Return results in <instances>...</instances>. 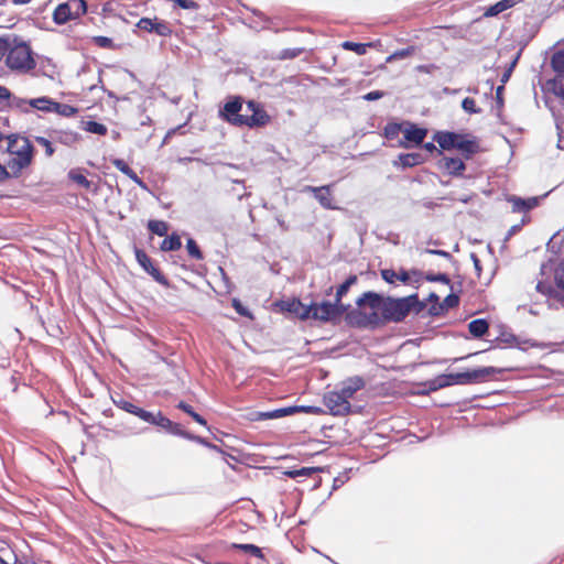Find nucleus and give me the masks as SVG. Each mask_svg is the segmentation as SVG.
<instances>
[{"label": "nucleus", "instance_id": "nucleus-42", "mask_svg": "<svg viewBox=\"0 0 564 564\" xmlns=\"http://www.w3.org/2000/svg\"><path fill=\"white\" fill-rule=\"evenodd\" d=\"M35 141L45 149L47 156H52L54 154V148L50 140L44 137H36Z\"/></svg>", "mask_w": 564, "mask_h": 564}, {"label": "nucleus", "instance_id": "nucleus-11", "mask_svg": "<svg viewBox=\"0 0 564 564\" xmlns=\"http://www.w3.org/2000/svg\"><path fill=\"white\" fill-rule=\"evenodd\" d=\"M135 259L143 270L149 273L158 283L169 286L167 279L152 263L150 257L141 249H135Z\"/></svg>", "mask_w": 564, "mask_h": 564}, {"label": "nucleus", "instance_id": "nucleus-22", "mask_svg": "<svg viewBox=\"0 0 564 564\" xmlns=\"http://www.w3.org/2000/svg\"><path fill=\"white\" fill-rule=\"evenodd\" d=\"M425 161V156L421 153H402L398 156V161L394 164H400L402 167H412L422 164Z\"/></svg>", "mask_w": 564, "mask_h": 564}, {"label": "nucleus", "instance_id": "nucleus-14", "mask_svg": "<svg viewBox=\"0 0 564 564\" xmlns=\"http://www.w3.org/2000/svg\"><path fill=\"white\" fill-rule=\"evenodd\" d=\"M15 106L23 110H28V107H32V108L43 111V112H52L53 111L52 108L54 106V100L48 97H40V98L30 99V100L19 99L15 102Z\"/></svg>", "mask_w": 564, "mask_h": 564}, {"label": "nucleus", "instance_id": "nucleus-32", "mask_svg": "<svg viewBox=\"0 0 564 564\" xmlns=\"http://www.w3.org/2000/svg\"><path fill=\"white\" fill-rule=\"evenodd\" d=\"M83 128L95 134L105 135L108 131L107 127L96 121H82Z\"/></svg>", "mask_w": 564, "mask_h": 564}, {"label": "nucleus", "instance_id": "nucleus-10", "mask_svg": "<svg viewBox=\"0 0 564 564\" xmlns=\"http://www.w3.org/2000/svg\"><path fill=\"white\" fill-rule=\"evenodd\" d=\"M324 404L333 415H346L350 412V402L344 399L337 390L327 392L324 395Z\"/></svg>", "mask_w": 564, "mask_h": 564}, {"label": "nucleus", "instance_id": "nucleus-64", "mask_svg": "<svg viewBox=\"0 0 564 564\" xmlns=\"http://www.w3.org/2000/svg\"><path fill=\"white\" fill-rule=\"evenodd\" d=\"M473 258L476 269L479 270V260L475 256H473Z\"/></svg>", "mask_w": 564, "mask_h": 564}, {"label": "nucleus", "instance_id": "nucleus-9", "mask_svg": "<svg viewBox=\"0 0 564 564\" xmlns=\"http://www.w3.org/2000/svg\"><path fill=\"white\" fill-rule=\"evenodd\" d=\"M500 372L499 369L495 367H482L473 370H467L464 372L453 373L454 384H469L481 382L486 380V378L494 376Z\"/></svg>", "mask_w": 564, "mask_h": 564}, {"label": "nucleus", "instance_id": "nucleus-40", "mask_svg": "<svg viewBox=\"0 0 564 564\" xmlns=\"http://www.w3.org/2000/svg\"><path fill=\"white\" fill-rule=\"evenodd\" d=\"M68 175L72 181H74L75 183H77L78 185H80L85 188H89L91 185L90 181H88L87 177L85 175H83L82 173H78L76 171H70Z\"/></svg>", "mask_w": 564, "mask_h": 564}, {"label": "nucleus", "instance_id": "nucleus-52", "mask_svg": "<svg viewBox=\"0 0 564 564\" xmlns=\"http://www.w3.org/2000/svg\"><path fill=\"white\" fill-rule=\"evenodd\" d=\"M383 95H384V93H383V91H380V90H373V91H370V93L366 94V95L364 96V99H365V100H368V101H373V100H378V99L382 98V97H383Z\"/></svg>", "mask_w": 564, "mask_h": 564}, {"label": "nucleus", "instance_id": "nucleus-54", "mask_svg": "<svg viewBox=\"0 0 564 564\" xmlns=\"http://www.w3.org/2000/svg\"><path fill=\"white\" fill-rule=\"evenodd\" d=\"M176 3L183 9H196L197 4L193 0H176Z\"/></svg>", "mask_w": 564, "mask_h": 564}, {"label": "nucleus", "instance_id": "nucleus-50", "mask_svg": "<svg viewBox=\"0 0 564 564\" xmlns=\"http://www.w3.org/2000/svg\"><path fill=\"white\" fill-rule=\"evenodd\" d=\"M459 303V299L455 294H449L444 299V306L446 307H455Z\"/></svg>", "mask_w": 564, "mask_h": 564}, {"label": "nucleus", "instance_id": "nucleus-19", "mask_svg": "<svg viewBox=\"0 0 564 564\" xmlns=\"http://www.w3.org/2000/svg\"><path fill=\"white\" fill-rule=\"evenodd\" d=\"M427 130L423 128H419L415 124H408L403 130V137L406 142H411L414 145H420L423 143L426 137Z\"/></svg>", "mask_w": 564, "mask_h": 564}, {"label": "nucleus", "instance_id": "nucleus-3", "mask_svg": "<svg viewBox=\"0 0 564 564\" xmlns=\"http://www.w3.org/2000/svg\"><path fill=\"white\" fill-rule=\"evenodd\" d=\"M434 141H436L443 150L459 151L465 159H469L479 149L476 139L470 138L468 134L441 131L434 135Z\"/></svg>", "mask_w": 564, "mask_h": 564}, {"label": "nucleus", "instance_id": "nucleus-55", "mask_svg": "<svg viewBox=\"0 0 564 564\" xmlns=\"http://www.w3.org/2000/svg\"><path fill=\"white\" fill-rule=\"evenodd\" d=\"M536 291L542 293V294H550L551 291H552V286L547 283H544V282H539L536 284Z\"/></svg>", "mask_w": 564, "mask_h": 564}, {"label": "nucleus", "instance_id": "nucleus-12", "mask_svg": "<svg viewBox=\"0 0 564 564\" xmlns=\"http://www.w3.org/2000/svg\"><path fill=\"white\" fill-rule=\"evenodd\" d=\"M304 192L312 193L314 197L317 199V202L321 204L322 207L325 209H337L338 207L334 204V198L330 192V185H323V186H305Z\"/></svg>", "mask_w": 564, "mask_h": 564}, {"label": "nucleus", "instance_id": "nucleus-57", "mask_svg": "<svg viewBox=\"0 0 564 564\" xmlns=\"http://www.w3.org/2000/svg\"><path fill=\"white\" fill-rule=\"evenodd\" d=\"M10 176H11V173H10L8 166L0 164V182L9 178Z\"/></svg>", "mask_w": 564, "mask_h": 564}, {"label": "nucleus", "instance_id": "nucleus-48", "mask_svg": "<svg viewBox=\"0 0 564 564\" xmlns=\"http://www.w3.org/2000/svg\"><path fill=\"white\" fill-rule=\"evenodd\" d=\"M321 468L318 467H303L297 469L299 477H310L315 473H318Z\"/></svg>", "mask_w": 564, "mask_h": 564}, {"label": "nucleus", "instance_id": "nucleus-61", "mask_svg": "<svg viewBox=\"0 0 564 564\" xmlns=\"http://www.w3.org/2000/svg\"><path fill=\"white\" fill-rule=\"evenodd\" d=\"M423 148L427 151V152H433L434 150H436V147L434 145V143L432 142H426L424 143Z\"/></svg>", "mask_w": 564, "mask_h": 564}, {"label": "nucleus", "instance_id": "nucleus-60", "mask_svg": "<svg viewBox=\"0 0 564 564\" xmlns=\"http://www.w3.org/2000/svg\"><path fill=\"white\" fill-rule=\"evenodd\" d=\"M9 97H10V91L6 87L0 86V100L7 99Z\"/></svg>", "mask_w": 564, "mask_h": 564}, {"label": "nucleus", "instance_id": "nucleus-24", "mask_svg": "<svg viewBox=\"0 0 564 564\" xmlns=\"http://www.w3.org/2000/svg\"><path fill=\"white\" fill-rule=\"evenodd\" d=\"M453 384H454L453 373L441 375V376H437L436 378H434L433 380H430L429 382H426V386L429 387L430 391H436L438 389H442V388H445L448 386H453Z\"/></svg>", "mask_w": 564, "mask_h": 564}, {"label": "nucleus", "instance_id": "nucleus-18", "mask_svg": "<svg viewBox=\"0 0 564 564\" xmlns=\"http://www.w3.org/2000/svg\"><path fill=\"white\" fill-rule=\"evenodd\" d=\"M440 166L444 171H446L448 174L454 176H459L465 171V163L459 158H448L444 156L440 161Z\"/></svg>", "mask_w": 564, "mask_h": 564}, {"label": "nucleus", "instance_id": "nucleus-29", "mask_svg": "<svg viewBox=\"0 0 564 564\" xmlns=\"http://www.w3.org/2000/svg\"><path fill=\"white\" fill-rule=\"evenodd\" d=\"M519 0H501L499 2H497L496 4H494L492 7H490L487 12H486V15H497L499 13H501L502 11L513 7Z\"/></svg>", "mask_w": 564, "mask_h": 564}, {"label": "nucleus", "instance_id": "nucleus-8", "mask_svg": "<svg viewBox=\"0 0 564 564\" xmlns=\"http://www.w3.org/2000/svg\"><path fill=\"white\" fill-rule=\"evenodd\" d=\"M241 97H230L229 100L219 109V117L234 127H242L245 113Z\"/></svg>", "mask_w": 564, "mask_h": 564}, {"label": "nucleus", "instance_id": "nucleus-16", "mask_svg": "<svg viewBox=\"0 0 564 564\" xmlns=\"http://www.w3.org/2000/svg\"><path fill=\"white\" fill-rule=\"evenodd\" d=\"M137 25L140 30L154 32L161 36H166L171 33V30L165 22H158L156 20L149 18H142Z\"/></svg>", "mask_w": 564, "mask_h": 564}, {"label": "nucleus", "instance_id": "nucleus-5", "mask_svg": "<svg viewBox=\"0 0 564 564\" xmlns=\"http://www.w3.org/2000/svg\"><path fill=\"white\" fill-rule=\"evenodd\" d=\"M350 305L338 303L336 300L332 303L323 301L321 303H310V318L322 323L337 322L348 311Z\"/></svg>", "mask_w": 564, "mask_h": 564}, {"label": "nucleus", "instance_id": "nucleus-36", "mask_svg": "<svg viewBox=\"0 0 564 564\" xmlns=\"http://www.w3.org/2000/svg\"><path fill=\"white\" fill-rule=\"evenodd\" d=\"M413 53H414V47L413 46H410V47H406V48H402V50H398V51L393 52L391 55H389L387 57L386 62L387 63H391V62H393L395 59H402V58L411 56Z\"/></svg>", "mask_w": 564, "mask_h": 564}, {"label": "nucleus", "instance_id": "nucleus-15", "mask_svg": "<svg viewBox=\"0 0 564 564\" xmlns=\"http://www.w3.org/2000/svg\"><path fill=\"white\" fill-rule=\"evenodd\" d=\"M282 311H286L302 321L310 319V304H304L300 300L293 299L284 301L281 304Z\"/></svg>", "mask_w": 564, "mask_h": 564}, {"label": "nucleus", "instance_id": "nucleus-2", "mask_svg": "<svg viewBox=\"0 0 564 564\" xmlns=\"http://www.w3.org/2000/svg\"><path fill=\"white\" fill-rule=\"evenodd\" d=\"M8 152L12 158L8 161L7 166L12 176H18L23 169L28 167L33 158V145L30 140L19 135H8Z\"/></svg>", "mask_w": 564, "mask_h": 564}, {"label": "nucleus", "instance_id": "nucleus-23", "mask_svg": "<svg viewBox=\"0 0 564 564\" xmlns=\"http://www.w3.org/2000/svg\"><path fill=\"white\" fill-rule=\"evenodd\" d=\"M112 164L120 172L126 174L129 178H131L135 184L141 187H145L144 182L137 175V173L121 159H113Z\"/></svg>", "mask_w": 564, "mask_h": 564}, {"label": "nucleus", "instance_id": "nucleus-49", "mask_svg": "<svg viewBox=\"0 0 564 564\" xmlns=\"http://www.w3.org/2000/svg\"><path fill=\"white\" fill-rule=\"evenodd\" d=\"M232 306L235 307L236 312L241 316H250L249 311L240 303L239 300L235 299L232 300Z\"/></svg>", "mask_w": 564, "mask_h": 564}, {"label": "nucleus", "instance_id": "nucleus-17", "mask_svg": "<svg viewBox=\"0 0 564 564\" xmlns=\"http://www.w3.org/2000/svg\"><path fill=\"white\" fill-rule=\"evenodd\" d=\"M297 410H301L306 413H319L321 412V409L316 408V406L283 408V409H278V410L270 411V412L260 413V417L265 419V420L281 417V416L291 414Z\"/></svg>", "mask_w": 564, "mask_h": 564}, {"label": "nucleus", "instance_id": "nucleus-62", "mask_svg": "<svg viewBox=\"0 0 564 564\" xmlns=\"http://www.w3.org/2000/svg\"><path fill=\"white\" fill-rule=\"evenodd\" d=\"M285 475L288 477H290V478H297L299 477L297 469L288 470V471H285Z\"/></svg>", "mask_w": 564, "mask_h": 564}, {"label": "nucleus", "instance_id": "nucleus-51", "mask_svg": "<svg viewBox=\"0 0 564 564\" xmlns=\"http://www.w3.org/2000/svg\"><path fill=\"white\" fill-rule=\"evenodd\" d=\"M555 280L560 288L564 289V264L560 265L555 273Z\"/></svg>", "mask_w": 564, "mask_h": 564}, {"label": "nucleus", "instance_id": "nucleus-56", "mask_svg": "<svg viewBox=\"0 0 564 564\" xmlns=\"http://www.w3.org/2000/svg\"><path fill=\"white\" fill-rule=\"evenodd\" d=\"M302 52V50L300 48H296V50H286L282 53V57L283 58H294L296 57L297 55H300V53Z\"/></svg>", "mask_w": 564, "mask_h": 564}, {"label": "nucleus", "instance_id": "nucleus-26", "mask_svg": "<svg viewBox=\"0 0 564 564\" xmlns=\"http://www.w3.org/2000/svg\"><path fill=\"white\" fill-rule=\"evenodd\" d=\"M488 323L486 319H474L468 324V330L474 337H481L488 332Z\"/></svg>", "mask_w": 564, "mask_h": 564}, {"label": "nucleus", "instance_id": "nucleus-63", "mask_svg": "<svg viewBox=\"0 0 564 564\" xmlns=\"http://www.w3.org/2000/svg\"><path fill=\"white\" fill-rule=\"evenodd\" d=\"M14 3H18V4H24V3H28L30 2L31 0H12Z\"/></svg>", "mask_w": 564, "mask_h": 564}, {"label": "nucleus", "instance_id": "nucleus-47", "mask_svg": "<svg viewBox=\"0 0 564 564\" xmlns=\"http://www.w3.org/2000/svg\"><path fill=\"white\" fill-rule=\"evenodd\" d=\"M94 41L98 46L104 48H109L112 46V40L107 36H96Z\"/></svg>", "mask_w": 564, "mask_h": 564}, {"label": "nucleus", "instance_id": "nucleus-7", "mask_svg": "<svg viewBox=\"0 0 564 564\" xmlns=\"http://www.w3.org/2000/svg\"><path fill=\"white\" fill-rule=\"evenodd\" d=\"M242 127L250 129L264 127L270 122V116L264 108L254 100H249L245 108Z\"/></svg>", "mask_w": 564, "mask_h": 564}, {"label": "nucleus", "instance_id": "nucleus-53", "mask_svg": "<svg viewBox=\"0 0 564 564\" xmlns=\"http://www.w3.org/2000/svg\"><path fill=\"white\" fill-rule=\"evenodd\" d=\"M423 252H424V253H429V254H437V256H442V257L446 258L447 260H451V259H452L451 253H449V252H447V251H444V250L425 249Z\"/></svg>", "mask_w": 564, "mask_h": 564}, {"label": "nucleus", "instance_id": "nucleus-35", "mask_svg": "<svg viewBox=\"0 0 564 564\" xmlns=\"http://www.w3.org/2000/svg\"><path fill=\"white\" fill-rule=\"evenodd\" d=\"M550 84L554 94L564 98V73H556V76Z\"/></svg>", "mask_w": 564, "mask_h": 564}, {"label": "nucleus", "instance_id": "nucleus-39", "mask_svg": "<svg viewBox=\"0 0 564 564\" xmlns=\"http://www.w3.org/2000/svg\"><path fill=\"white\" fill-rule=\"evenodd\" d=\"M462 108L464 109V111L470 115L481 112V109L476 106V101L469 97L463 99Z\"/></svg>", "mask_w": 564, "mask_h": 564}, {"label": "nucleus", "instance_id": "nucleus-30", "mask_svg": "<svg viewBox=\"0 0 564 564\" xmlns=\"http://www.w3.org/2000/svg\"><path fill=\"white\" fill-rule=\"evenodd\" d=\"M53 111L62 117H72L77 113V108L67 105V104H59L54 101Z\"/></svg>", "mask_w": 564, "mask_h": 564}, {"label": "nucleus", "instance_id": "nucleus-28", "mask_svg": "<svg viewBox=\"0 0 564 564\" xmlns=\"http://www.w3.org/2000/svg\"><path fill=\"white\" fill-rule=\"evenodd\" d=\"M357 280H358L357 275H350L346 279V281L343 284H340L337 288L336 295H335L336 302L343 303L341 302L343 296L346 295V293L349 291V289L357 283Z\"/></svg>", "mask_w": 564, "mask_h": 564}, {"label": "nucleus", "instance_id": "nucleus-37", "mask_svg": "<svg viewBox=\"0 0 564 564\" xmlns=\"http://www.w3.org/2000/svg\"><path fill=\"white\" fill-rule=\"evenodd\" d=\"M232 547L241 550L246 553H249V554L260 557V558L263 557L261 549L254 544H236L235 543V544H232Z\"/></svg>", "mask_w": 564, "mask_h": 564}, {"label": "nucleus", "instance_id": "nucleus-31", "mask_svg": "<svg viewBox=\"0 0 564 564\" xmlns=\"http://www.w3.org/2000/svg\"><path fill=\"white\" fill-rule=\"evenodd\" d=\"M148 228L151 232L158 236H166L169 231V225L163 220H150Z\"/></svg>", "mask_w": 564, "mask_h": 564}, {"label": "nucleus", "instance_id": "nucleus-38", "mask_svg": "<svg viewBox=\"0 0 564 564\" xmlns=\"http://www.w3.org/2000/svg\"><path fill=\"white\" fill-rule=\"evenodd\" d=\"M186 249H187L188 254L192 258H194L196 260L203 259V253L194 239H192V238L187 239Z\"/></svg>", "mask_w": 564, "mask_h": 564}, {"label": "nucleus", "instance_id": "nucleus-44", "mask_svg": "<svg viewBox=\"0 0 564 564\" xmlns=\"http://www.w3.org/2000/svg\"><path fill=\"white\" fill-rule=\"evenodd\" d=\"M410 274H413L417 278L421 276V272L417 271V270H413L411 272H408L405 270H401L399 273H398V278L397 280L403 282V283H409L410 282Z\"/></svg>", "mask_w": 564, "mask_h": 564}, {"label": "nucleus", "instance_id": "nucleus-25", "mask_svg": "<svg viewBox=\"0 0 564 564\" xmlns=\"http://www.w3.org/2000/svg\"><path fill=\"white\" fill-rule=\"evenodd\" d=\"M153 425L160 426L171 434H180L178 425L165 417L161 412L155 413Z\"/></svg>", "mask_w": 564, "mask_h": 564}, {"label": "nucleus", "instance_id": "nucleus-6", "mask_svg": "<svg viewBox=\"0 0 564 564\" xmlns=\"http://www.w3.org/2000/svg\"><path fill=\"white\" fill-rule=\"evenodd\" d=\"M87 6L84 0H68L57 6L53 13V20L57 24H64L85 14Z\"/></svg>", "mask_w": 564, "mask_h": 564}, {"label": "nucleus", "instance_id": "nucleus-21", "mask_svg": "<svg viewBox=\"0 0 564 564\" xmlns=\"http://www.w3.org/2000/svg\"><path fill=\"white\" fill-rule=\"evenodd\" d=\"M52 138L62 144L70 147L80 140V134L72 130H54Z\"/></svg>", "mask_w": 564, "mask_h": 564}, {"label": "nucleus", "instance_id": "nucleus-43", "mask_svg": "<svg viewBox=\"0 0 564 564\" xmlns=\"http://www.w3.org/2000/svg\"><path fill=\"white\" fill-rule=\"evenodd\" d=\"M135 415L138 417H140L142 421H144L147 423H150V424H153L154 417H155V413L145 411V410H143L141 408H139V410H138Z\"/></svg>", "mask_w": 564, "mask_h": 564}, {"label": "nucleus", "instance_id": "nucleus-1", "mask_svg": "<svg viewBox=\"0 0 564 564\" xmlns=\"http://www.w3.org/2000/svg\"><path fill=\"white\" fill-rule=\"evenodd\" d=\"M357 305H368L371 310L379 311L386 321L401 322L409 313L417 306V311L422 305L416 294L402 299L382 297L375 292H366L357 300Z\"/></svg>", "mask_w": 564, "mask_h": 564}, {"label": "nucleus", "instance_id": "nucleus-27", "mask_svg": "<svg viewBox=\"0 0 564 564\" xmlns=\"http://www.w3.org/2000/svg\"><path fill=\"white\" fill-rule=\"evenodd\" d=\"M182 247V241L178 235L173 234L169 237H166L162 243L161 249L163 251H175L178 250Z\"/></svg>", "mask_w": 564, "mask_h": 564}, {"label": "nucleus", "instance_id": "nucleus-45", "mask_svg": "<svg viewBox=\"0 0 564 564\" xmlns=\"http://www.w3.org/2000/svg\"><path fill=\"white\" fill-rule=\"evenodd\" d=\"M426 280L427 281H431V282H442V283H445V284H449V278L444 274V273H438V274H426Z\"/></svg>", "mask_w": 564, "mask_h": 564}, {"label": "nucleus", "instance_id": "nucleus-59", "mask_svg": "<svg viewBox=\"0 0 564 564\" xmlns=\"http://www.w3.org/2000/svg\"><path fill=\"white\" fill-rule=\"evenodd\" d=\"M432 68H434L433 65H419L416 69L421 73H431Z\"/></svg>", "mask_w": 564, "mask_h": 564}, {"label": "nucleus", "instance_id": "nucleus-34", "mask_svg": "<svg viewBox=\"0 0 564 564\" xmlns=\"http://www.w3.org/2000/svg\"><path fill=\"white\" fill-rule=\"evenodd\" d=\"M177 408L187 413L188 415H191L198 424L206 426V420L202 415L196 413L189 404L182 401L177 404Z\"/></svg>", "mask_w": 564, "mask_h": 564}, {"label": "nucleus", "instance_id": "nucleus-58", "mask_svg": "<svg viewBox=\"0 0 564 564\" xmlns=\"http://www.w3.org/2000/svg\"><path fill=\"white\" fill-rule=\"evenodd\" d=\"M8 45V41L0 39V61L7 55Z\"/></svg>", "mask_w": 564, "mask_h": 564}, {"label": "nucleus", "instance_id": "nucleus-41", "mask_svg": "<svg viewBox=\"0 0 564 564\" xmlns=\"http://www.w3.org/2000/svg\"><path fill=\"white\" fill-rule=\"evenodd\" d=\"M115 403L123 411L128 412V413H131L133 415L137 414L138 410H139V406H137L135 404H133L132 402L128 401V400H124V399H120L119 401H115Z\"/></svg>", "mask_w": 564, "mask_h": 564}, {"label": "nucleus", "instance_id": "nucleus-4", "mask_svg": "<svg viewBox=\"0 0 564 564\" xmlns=\"http://www.w3.org/2000/svg\"><path fill=\"white\" fill-rule=\"evenodd\" d=\"M6 64L10 69L19 73H28L34 69L36 65L30 46L24 42L12 46L8 45Z\"/></svg>", "mask_w": 564, "mask_h": 564}, {"label": "nucleus", "instance_id": "nucleus-46", "mask_svg": "<svg viewBox=\"0 0 564 564\" xmlns=\"http://www.w3.org/2000/svg\"><path fill=\"white\" fill-rule=\"evenodd\" d=\"M382 279L388 283H394L398 278V273L390 269H384L381 271Z\"/></svg>", "mask_w": 564, "mask_h": 564}, {"label": "nucleus", "instance_id": "nucleus-33", "mask_svg": "<svg viewBox=\"0 0 564 564\" xmlns=\"http://www.w3.org/2000/svg\"><path fill=\"white\" fill-rule=\"evenodd\" d=\"M343 48L352 51L358 55H365L367 53V48L372 46V43H355L346 41L341 44Z\"/></svg>", "mask_w": 564, "mask_h": 564}, {"label": "nucleus", "instance_id": "nucleus-13", "mask_svg": "<svg viewBox=\"0 0 564 564\" xmlns=\"http://www.w3.org/2000/svg\"><path fill=\"white\" fill-rule=\"evenodd\" d=\"M365 387V380L359 376H354L344 380L338 387L337 392L350 402L354 394Z\"/></svg>", "mask_w": 564, "mask_h": 564}, {"label": "nucleus", "instance_id": "nucleus-20", "mask_svg": "<svg viewBox=\"0 0 564 564\" xmlns=\"http://www.w3.org/2000/svg\"><path fill=\"white\" fill-rule=\"evenodd\" d=\"M508 202L511 204L512 212L522 213L534 208L538 205V197L521 198L518 196H510Z\"/></svg>", "mask_w": 564, "mask_h": 564}]
</instances>
